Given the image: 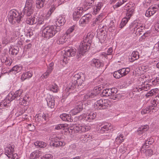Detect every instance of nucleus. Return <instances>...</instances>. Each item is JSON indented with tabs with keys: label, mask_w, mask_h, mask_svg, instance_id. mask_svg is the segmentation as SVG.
Returning <instances> with one entry per match:
<instances>
[{
	"label": "nucleus",
	"mask_w": 159,
	"mask_h": 159,
	"mask_svg": "<svg viewBox=\"0 0 159 159\" xmlns=\"http://www.w3.org/2000/svg\"><path fill=\"white\" fill-rule=\"evenodd\" d=\"M111 93V96L112 95L115 94L117 92V90L116 88H112L110 89Z\"/></svg>",
	"instance_id": "obj_59"
},
{
	"label": "nucleus",
	"mask_w": 159,
	"mask_h": 159,
	"mask_svg": "<svg viewBox=\"0 0 159 159\" xmlns=\"http://www.w3.org/2000/svg\"><path fill=\"white\" fill-rule=\"evenodd\" d=\"M43 152L39 150H36L32 152L30 155V159H36L38 158L40 156H42Z\"/></svg>",
	"instance_id": "obj_20"
},
{
	"label": "nucleus",
	"mask_w": 159,
	"mask_h": 159,
	"mask_svg": "<svg viewBox=\"0 0 159 159\" xmlns=\"http://www.w3.org/2000/svg\"><path fill=\"white\" fill-rule=\"evenodd\" d=\"M9 51L11 52V53L12 55H16L18 52V50L17 49L12 48L10 49Z\"/></svg>",
	"instance_id": "obj_57"
},
{
	"label": "nucleus",
	"mask_w": 159,
	"mask_h": 159,
	"mask_svg": "<svg viewBox=\"0 0 159 159\" xmlns=\"http://www.w3.org/2000/svg\"><path fill=\"white\" fill-rule=\"evenodd\" d=\"M22 69V66H20L16 65L14 66L9 71V72H12L13 73L16 74L20 72Z\"/></svg>",
	"instance_id": "obj_29"
},
{
	"label": "nucleus",
	"mask_w": 159,
	"mask_h": 159,
	"mask_svg": "<svg viewBox=\"0 0 159 159\" xmlns=\"http://www.w3.org/2000/svg\"><path fill=\"white\" fill-rule=\"evenodd\" d=\"M75 87V84H73L72 83H70L68 85L66 88V91L70 93L74 90Z\"/></svg>",
	"instance_id": "obj_36"
},
{
	"label": "nucleus",
	"mask_w": 159,
	"mask_h": 159,
	"mask_svg": "<svg viewBox=\"0 0 159 159\" xmlns=\"http://www.w3.org/2000/svg\"><path fill=\"white\" fill-rule=\"evenodd\" d=\"M103 6V4L102 2L95 3L93 9V14L96 15L99 13Z\"/></svg>",
	"instance_id": "obj_18"
},
{
	"label": "nucleus",
	"mask_w": 159,
	"mask_h": 159,
	"mask_svg": "<svg viewBox=\"0 0 159 159\" xmlns=\"http://www.w3.org/2000/svg\"><path fill=\"white\" fill-rule=\"evenodd\" d=\"M46 115L43 113H39L35 116V120L38 121L46 120L47 117H46Z\"/></svg>",
	"instance_id": "obj_27"
},
{
	"label": "nucleus",
	"mask_w": 159,
	"mask_h": 159,
	"mask_svg": "<svg viewBox=\"0 0 159 159\" xmlns=\"http://www.w3.org/2000/svg\"><path fill=\"white\" fill-rule=\"evenodd\" d=\"M145 153L146 156H151L153 154V151L152 149H148L146 150Z\"/></svg>",
	"instance_id": "obj_58"
},
{
	"label": "nucleus",
	"mask_w": 159,
	"mask_h": 159,
	"mask_svg": "<svg viewBox=\"0 0 159 159\" xmlns=\"http://www.w3.org/2000/svg\"><path fill=\"white\" fill-rule=\"evenodd\" d=\"M34 1L33 0H26L25 7L23 11V13L26 16H30L33 12Z\"/></svg>",
	"instance_id": "obj_6"
},
{
	"label": "nucleus",
	"mask_w": 159,
	"mask_h": 159,
	"mask_svg": "<svg viewBox=\"0 0 159 159\" xmlns=\"http://www.w3.org/2000/svg\"><path fill=\"white\" fill-rule=\"evenodd\" d=\"M46 0H36V7L38 9H40L43 7Z\"/></svg>",
	"instance_id": "obj_34"
},
{
	"label": "nucleus",
	"mask_w": 159,
	"mask_h": 159,
	"mask_svg": "<svg viewBox=\"0 0 159 159\" xmlns=\"http://www.w3.org/2000/svg\"><path fill=\"white\" fill-rule=\"evenodd\" d=\"M149 126L145 125L139 128L137 132V134L139 136H142V139H144L147 136L146 132L148 129Z\"/></svg>",
	"instance_id": "obj_11"
},
{
	"label": "nucleus",
	"mask_w": 159,
	"mask_h": 159,
	"mask_svg": "<svg viewBox=\"0 0 159 159\" xmlns=\"http://www.w3.org/2000/svg\"><path fill=\"white\" fill-rule=\"evenodd\" d=\"M154 108H152L151 106H149L148 107H147L146 108L142 110L141 111V113L142 115H144L146 114L149 113L151 111L152 109H153Z\"/></svg>",
	"instance_id": "obj_42"
},
{
	"label": "nucleus",
	"mask_w": 159,
	"mask_h": 159,
	"mask_svg": "<svg viewBox=\"0 0 159 159\" xmlns=\"http://www.w3.org/2000/svg\"><path fill=\"white\" fill-rule=\"evenodd\" d=\"M93 3H87L85 1L84 3V10L85 11L88 10L89 8H90L93 5Z\"/></svg>",
	"instance_id": "obj_50"
},
{
	"label": "nucleus",
	"mask_w": 159,
	"mask_h": 159,
	"mask_svg": "<svg viewBox=\"0 0 159 159\" xmlns=\"http://www.w3.org/2000/svg\"><path fill=\"white\" fill-rule=\"evenodd\" d=\"M91 17L92 16L90 14H88L84 15L80 20V25L82 26H84L91 20Z\"/></svg>",
	"instance_id": "obj_14"
},
{
	"label": "nucleus",
	"mask_w": 159,
	"mask_h": 159,
	"mask_svg": "<svg viewBox=\"0 0 159 159\" xmlns=\"http://www.w3.org/2000/svg\"><path fill=\"white\" fill-rule=\"evenodd\" d=\"M33 30L29 28L27 30L26 34V35L27 37H29L30 38L31 36L33 35Z\"/></svg>",
	"instance_id": "obj_52"
},
{
	"label": "nucleus",
	"mask_w": 159,
	"mask_h": 159,
	"mask_svg": "<svg viewBox=\"0 0 159 159\" xmlns=\"http://www.w3.org/2000/svg\"><path fill=\"white\" fill-rule=\"evenodd\" d=\"M64 54V58L74 56L76 50L72 48L67 47L65 48Z\"/></svg>",
	"instance_id": "obj_15"
},
{
	"label": "nucleus",
	"mask_w": 159,
	"mask_h": 159,
	"mask_svg": "<svg viewBox=\"0 0 159 159\" xmlns=\"http://www.w3.org/2000/svg\"><path fill=\"white\" fill-rule=\"evenodd\" d=\"M110 91V89H104L102 92L103 96L107 97L111 96Z\"/></svg>",
	"instance_id": "obj_45"
},
{
	"label": "nucleus",
	"mask_w": 159,
	"mask_h": 159,
	"mask_svg": "<svg viewBox=\"0 0 159 159\" xmlns=\"http://www.w3.org/2000/svg\"><path fill=\"white\" fill-rule=\"evenodd\" d=\"M33 74V72L31 71H28L26 73H23L21 75V79L23 81L27 79H29L32 76Z\"/></svg>",
	"instance_id": "obj_25"
},
{
	"label": "nucleus",
	"mask_w": 159,
	"mask_h": 159,
	"mask_svg": "<svg viewBox=\"0 0 159 159\" xmlns=\"http://www.w3.org/2000/svg\"><path fill=\"white\" fill-rule=\"evenodd\" d=\"M124 136L121 134H120L116 139L115 141L118 144H120L124 140Z\"/></svg>",
	"instance_id": "obj_43"
},
{
	"label": "nucleus",
	"mask_w": 159,
	"mask_h": 159,
	"mask_svg": "<svg viewBox=\"0 0 159 159\" xmlns=\"http://www.w3.org/2000/svg\"><path fill=\"white\" fill-rule=\"evenodd\" d=\"M122 77L125 76L130 71V69L129 68H123L119 70Z\"/></svg>",
	"instance_id": "obj_35"
},
{
	"label": "nucleus",
	"mask_w": 159,
	"mask_h": 159,
	"mask_svg": "<svg viewBox=\"0 0 159 159\" xmlns=\"http://www.w3.org/2000/svg\"><path fill=\"white\" fill-rule=\"evenodd\" d=\"M12 159H19L18 156L16 153L12 154L11 156Z\"/></svg>",
	"instance_id": "obj_64"
},
{
	"label": "nucleus",
	"mask_w": 159,
	"mask_h": 159,
	"mask_svg": "<svg viewBox=\"0 0 159 159\" xmlns=\"http://www.w3.org/2000/svg\"><path fill=\"white\" fill-rule=\"evenodd\" d=\"M23 91L21 89H19L15 92L14 93H9L7 99L10 101L13 100H19L23 97Z\"/></svg>",
	"instance_id": "obj_8"
},
{
	"label": "nucleus",
	"mask_w": 159,
	"mask_h": 159,
	"mask_svg": "<svg viewBox=\"0 0 159 159\" xmlns=\"http://www.w3.org/2000/svg\"><path fill=\"white\" fill-rule=\"evenodd\" d=\"M111 124L106 123L105 125L102 124L98 127V131L101 133H103L105 130H107L111 129Z\"/></svg>",
	"instance_id": "obj_19"
},
{
	"label": "nucleus",
	"mask_w": 159,
	"mask_h": 159,
	"mask_svg": "<svg viewBox=\"0 0 159 159\" xmlns=\"http://www.w3.org/2000/svg\"><path fill=\"white\" fill-rule=\"evenodd\" d=\"M15 146L14 145L9 144L5 148V153L9 158H11V156L13 154Z\"/></svg>",
	"instance_id": "obj_17"
},
{
	"label": "nucleus",
	"mask_w": 159,
	"mask_h": 159,
	"mask_svg": "<svg viewBox=\"0 0 159 159\" xmlns=\"http://www.w3.org/2000/svg\"><path fill=\"white\" fill-rule=\"evenodd\" d=\"M37 20H36L35 17H30L27 18L26 20V23L29 25H33L37 23Z\"/></svg>",
	"instance_id": "obj_33"
},
{
	"label": "nucleus",
	"mask_w": 159,
	"mask_h": 159,
	"mask_svg": "<svg viewBox=\"0 0 159 159\" xmlns=\"http://www.w3.org/2000/svg\"><path fill=\"white\" fill-rule=\"evenodd\" d=\"M114 77L116 79H119L122 77L120 73V72L119 70L117 71H116L113 73Z\"/></svg>",
	"instance_id": "obj_49"
},
{
	"label": "nucleus",
	"mask_w": 159,
	"mask_h": 159,
	"mask_svg": "<svg viewBox=\"0 0 159 159\" xmlns=\"http://www.w3.org/2000/svg\"><path fill=\"white\" fill-rule=\"evenodd\" d=\"M139 56V53L137 51H133L131 55V57L135 58V60L138 59Z\"/></svg>",
	"instance_id": "obj_46"
},
{
	"label": "nucleus",
	"mask_w": 159,
	"mask_h": 159,
	"mask_svg": "<svg viewBox=\"0 0 159 159\" xmlns=\"http://www.w3.org/2000/svg\"><path fill=\"white\" fill-rule=\"evenodd\" d=\"M153 142V140H152V139H149L146 140L145 144H144L141 148V151H143L144 150H144L145 149V148H148L149 145L152 144Z\"/></svg>",
	"instance_id": "obj_31"
},
{
	"label": "nucleus",
	"mask_w": 159,
	"mask_h": 159,
	"mask_svg": "<svg viewBox=\"0 0 159 159\" xmlns=\"http://www.w3.org/2000/svg\"><path fill=\"white\" fill-rule=\"evenodd\" d=\"M134 29V31H136L135 33L137 32H144L145 28L143 24L139 23H134L130 26V28Z\"/></svg>",
	"instance_id": "obj_12"
},
{
	"label": "nucleus",
	"mask_w": 159,
	"mask_h": 159,
	"mask_svg": "<svg viewBox=\"0 0 159 159\" xmlns=\"http://www.w3.org/2000/svg\"><path fill=\"white\" fill-rule=\"evenodd\" d=\"M48 89L50 91L53 93H57L58 90V86L55 83H53L49 85Z\"/></svg>",
	"instance_id": "obj_30"
},
{
	"label": "nucleus",
	"mask_w": 159,
	"mask_h": 159,
	"mask_svg": "<svg viewBox=\"0 0 159 159\" xmlns=\"http://www.w3.org/2000/svg\"><path fill=\"white\" fill-rule=\"evenodd\" d=\"M92 65L98 68L102 66L103 64L102 61L98 59H93L91 62Z\"/></svg>",
	"instance_id": "obj_23"
},
{
	"label": "nucleus",
	"mask_w": 159,
	"mask_h": 159,
	"mask_svg": "<svg viewBox=\"0 0 159 159\" xmlns=\"http://www.w3.org/2000/svg\"><path fill=\"white\" fill-rule=\"evenodd\" d=\"M150 85L145 82L144 84H142L141 86H139L138 89V91L139 92L142 90L144 91H148L150 89Z\"/></svg>",
	"instance_id": "obj_28"
},
{
	"label": "nucleus",
	"mask_w": 159,
	"mask_h": 159,
	"mask_svg": "<svg viewBox=\"0 0 159 159\" xmlns=\"http://www.w3.org/2000/svg\"><path fill=\"white\" fill-rule=\"evenodd\" d=\"M89 129V127L85 125H72L70 127V130H72V133H81L88 131Z\"/></svg>",
	"instance_id": "obj_4"
},
{
	"label": "nucleus",
	"mask_w": 159,
	"mask_h": 159,
	"mask_svg": "<svg viewBox=\"0 0 159 159\" xmlns=\"http://www.w3.org/2000/svg\"><path fill=\"white\" fill-rule=\"evenodd\" d=\"M53 156L51 154H46L39 159H52Z\"/></svg>",
	"instance_id": "obj_51"
},
{
	"label": "nucleus",
	"mask_w": 159,
	"mask_h": 159,
	"mask_svg": "<svg viewBox=\"0 0 159 159\" xmlns=\"http://www.w3.org/2000/svg\"><path fill=\"white\" fill-rule=\"evenodd\" d=\"M48 107L51 108H53L54 107L55 105V101L54 99L51 97V95L48 96L46 99Z\"/></svg>",
	"instance_id": "obj_26"
},
{
	"label": "nucleus",
	"mask_w": 159,
	"mask_h": 159,
	"mask_svg": "<svg viewBox=\"0 0 159 159\" xmlns=\"http://www.w3.org/2000/svg\"><path fill=\"white\" fill-rule=\"evenodd\" d=\"M110 98L111 99H113L114 100H117L119 99L120 97L117 95L115 94L111 95Z\"/></svg>",
	"instance_id": "obj_61"
},
{
	"label": "nucleus",
	"mask_w": 159,
	"mask_h": 159,
	"mask_svg": "<svg viewBox=\"0 0 159 159\" xmlns=\"http://www.w3.org/2000/svg\"><path fill=\"white\" fill-rule=\"evenodd\" d=\"M36 20H37V23L38 25L43 24L44 23L43 19L42 17H38V18H36Z\"/></svg>",
	"instance_id": "obj_48"
},
{
	"label": "nucleus",
	"mask_w": 159,
	"mask_h": 159,
	"mask_svg": "<svg viewBox=\"0 0 159 159\" xmlns=\"http://www.w3.org/2000/svg\"><path fill=\"white\" fill-rule=\"evenodd\" d=\"M110 103L109 100L100 99L94 103V107L95 110L104 109L110 106Z\"/></svg>",
	"instance_id": "obj_5"
},
{
	"label": "nucleus",
	"mask_w": 159,
	"mask_h": 159,
	"mask_svg": "<svg viewBox=\"0 0 159 159\" xmlns=\"http://www.w3.org/2000/svg\"><path fill=\"white\" fill-rule=\"evenodd\" d=\"M81 14L80 12L77 11H75L73 14V19L75 20H77L81 16Z\"/></svg>",
	"instance_id": "obj_41"
},
{
	"label": "nucleus",
	"mask_w": 159,
	"mask_h": 159,
	"mask_svg": "<svg viewBox=\"0 0 159 159\" xmlns=\"http://www.w3.org/2000/svg\"><path fill=\"white\" fill-rule=\"evenodd\" d=\"M60 118L63 121L68 122H71L73 119L71 118V115L66 113H63L60 116Z\"/></svg>",
	"instance_id": "obj_22"
},
{
	"label": "nucleus",
	"mask_w": 159,
	"mask_h": 159,
	"mask_svg": "<svg viewBox=\"0 0 159 159\" xmlns=\"http://www.w3.org/2000/svg\"><path fill=\"white\" fill-rule=\"evenodd\" d=\"M76 29L75 25H74L70 27L66 31V34L67 35L70 34L75 29Z\"/></svg>",
	"instance_id": "obj_47"
},
{
	"label": "nucleus",
	"mask_w": 159,
	"mask_h": 159,
	"mask_svg": "<svg viewBox=\"0 0 159 159\" xmlns=\"http://www.w3.org/2000/svg\"><path fill=\"white\" fill-rule=\"evenodd\" d=\"M94 90L91 93H88L84 96V98L87 99L89 98H91L96 96L99 93L100 91L101 90V87H96L94 88Z\"/></svg>",
	"instance_id": "obj_13"
},
{
	"label": "nucleus",
	"mask_w": 159,
	"mask_h": 159,
	"mask_svg": "<svg viewBox=\"0 0 159 159\" xmlns=\"http://www.w3.org/2000/svg\"><path fill=\"white\" fill-rule=\"evenodd\" d=\"M60 28L55 25H48L45 27L42 31V36L44 38L49 39L52 38L60 30Z\"/></svg>",
	"instance_id": "obj_2"
},
{
	"label": "nucleus",
	"mask_w": 159,
	"mask_h": 159,
	"mask_svg": "<svg viewBox=\"0 0 159 159\" xmlns=\"http://www.w3.org/2000/svg\"><path fill=\"white\" fill-rule=\"evenodd\" d=\"M96 116V114L95 112H92L90 113H87L85 116L84 115V117L86 120L90 122L95 119Z\"/></svg>",
	"instance_id": "obj_21"
},
{
	"label": "nucleus",
	"mask_w": 159,
	"mask_h": 159,
	"mask_svg": "<svg viewBox=\"0 0 159 159\" xmlns=\"http://www.w3.org/2000/svg\"><path fill=\"white\" fill-rule=\"evenodd\" d=\"M94 37L93 32L89 33L83 38L78 49V52L80 56L83 55L89 48V45L92 42V40Z\"/></svg>",
	"instance_id": "obj_1"
},
{
	"label": "nucleus",
	"mask_w": 159,
	"mask_h": 159,
	"mask_svg": "<svg viewBox=\"0 0 159 159\" xmlns=\"http://www.w3.org/2000/svg\"><path fill=\"white\" fill-rule=\"evenodd\" d=\"M23 98L20 99L19 103L24 106H27L29 104V98L27 97H23Z\"/></svg>",
	"instance_id": "obj_32"
},
{
	"label": "nucleus",
	"mask_w": 159,
	"mask_h": 159,
	"mask_svg": "<svg viewBox=\"0 0 159 159\" xmlns=\"http://www.w3.org/2000/svg\"><path fill=\"white\" fill-rule=\"evenodd\" d=\"M127 1V0H120L114 6V8H117L120 7L125 2Z\"/></svg>",
	"instance_id": "obj_44"
},
{
	"label": "nucleus",
	"mask_w": 159,
	"mask_h": 159,
	"mask_svg": "<svg viewBox=\"0 0 159 159\" xmlns=\"http://www.w3.org/2000/svg\"><path fill=\"white\" fill-rule=\"evenodd\" d=\"M152 84L154 85H156L157 84H159V77H156L152 81Z\"/></svg>",
	"instance_id": "obj_60"
},
{
	"label": "nucleus",
	"mask_w": 159,
	"mask_h": 159,
	"mask_svg": "<svg viewBox=\"0 0 159 159\" xmlns=\"http://www.w3.org/2000/svg\"><path fill=\"white\" fill-rule=\"evenodd\" d=\"M83 106L82 103L81 102H79L77 103L75 108L70 111V114L75 115L80 112L83 109Z\"/></svg>",
	"instance_id": "obj_16"
},
{
	"label": "nucleus",
	"mask_w": 159,
	"mask_h": 159,
	"mask_svg": "<svg viewBox=\"0 0 159 159\" xmlns=\"http://www.w3.org/2000/svg\"><path fill=\"white\" fill-rule=\"evenodd\" d=\"M65 127V126L64 124H59L56 126L55 129L57 130H59L61 129H64Z\"/></svg>",
	"instance_id": "obj_55"
},
{
	"label": "nucleus",
	"mask_w": 159,
	"mask_h": 159,
	"mask_svg": "<svg viewBox=\"0 0 159 159\" xmlns=\"http://www.w3.org/2000/svg\"><path fill=\"white\" fill-rule=\"evenodd\" d=\"M23 15L20 14L15 9L11 10L8 15V20L10 23L12 24L17 23H19L21 21Z\"/></svg>",
	"instance_id": "obj_3"
},
{
	"label": "nucleus",
	"mask_w": 159,
	"mask_h": 159,
	"mask_svg": "<svg viewBox=\"0 0 159 159\" xmlns=\"http://www.w3.org/2000/svg\"><path fill=\"white\" fill-rule=\"evenodd\" d=\"M12 37L10 38L9 36H6L3 38L2 39V43L3 44L6 45L10 43L11 41Z\"/></svg>",
	"instance_id": "obj_38"
},
{
	"label": "nucleus",
	"mask_w": 159,
	"mask_h": 159,
	"mask_svg": "<svg viewBox=\"0 0 159 159\" xmlns=\"http://www.w3.org/2000/svg\"><path fill=\"white\" fill-rule=\"evenodd\" d=\"M34 144L37 148H44L46 146V144L43 142L37 141L34 143Z\"/></svg>",
	"instance_id": "obj_37"
},
{
	"label": "nucleus",
	"mask_w": 159,
	"mask_h": 159,
	"mask_svg": "<svg viewBox=\"0 0 159 159\" xmlns=\"http://www.w3.org/2000/svg\"><path fill=\"white\" fill-rule=\"evenodd\" d=\"M66 20L64 17L60 16L55 21V23L57 27H59L62 26L65 23Z\"/></svg>",
	"instance_id": "obj_24"
},
{
	"label": "nucleus",
	"mask_w": 159,
	"mask_h": 159,
	"mask_svg": "<svg viewBox=\"0 0 159 159\" xmlns=\"http://www.w3.org/2000/svg\"><path fill=\"white\" fill-rule=\"evenodd\" d=\"M74 84H77L80 88H82L84 85V82L85 80V75L80 73L75 75L74 76Z\"/></svg>",
	"instance_id": "obj_7"
},
{
	"label": "nucleus",
	"mask_w": 159,
	"mask_h": 159,
	"mask_svg": "<svg viewBox=\"0 0 159 159\" xmlns=\"http://www.w3.org/2000/svg\"><path fill=\"white\" fill-rule=\"evenodd\" d=\"M66 41V36H63L60 37L58 38L57 39V42L58 44H62Z\"/></svg>",
	"instance_id": "obj_40"
},
{
	"label": "nucleus",
	"mask_w": 159,
	"mask_h": 159,
	"mask_svg": "<svg viewBox=\"0 0 159 159\" xmlns=\"http://www.w3.org/2000/svg\"><path fill=\"white\" fill-rule=\"evenodd\" d=\"M54 63L53 62H51L48 65V67L47 70L49 72L50 71L52 72L53 69Z\"/></svg>",
	"instance_id": "obj_54"
},
{
	"label": "nucleus",
	"mask_w": 159,
	"mask_h": 159,
	"mask_svg": "<svg viewBox=\"0 0 159 159\" xmlns=\"http://www.w3.org/2000/svg\"><path fill=\"white\" fill-rule=\"evenodd\" d=\"M76 148V146L75 144H72L70 146L69 150L71 152V150H75Z\"/></svg>",
	"instance_id": "obj_63"
},
{
	"label": "nucleus",
	"mask_w": 159,
	"mask_h": 159,
	"mask_svg": "<svg viewBox=\"0 0 159 159\" xmlns=\"http://www.w3.org/2000/svg\"><path fill=\"white\" fill-rule=\"evenodd\" d=\"M155 92V90L154 89H151L149 92L146 94V96L147 97L152 96L154 94Z\"/></svg>",
	"instance_id": "obj_53"
},
{
	"label": "nucleus",
	"mask_w": 159,
	"mask_h": 159,
	"mask_svg": "<svg viewBox=\"0 0 159 159\" xmlns=\"http://www.w3.org/2000/svg\"><path fill=\"white\" fill-rule=\"evenodd\" d=\"M159 8V3L154 4L153 6L150 7L146 10L145 15L148 17H150L154 15Z\"/></svg>",
	"instance_id": "obj_10"
},
{
	"label": "nucleus",
	"mask_w": 159,
	"mask_h": 159,
	"mask_svg": "<svg viewBox=\"0 0 159 159\" xmlns=\"http://www.w3.org/2000/svg\"><path fill=\"white\" fill-rule=\"evenodd\" d=\"M50 71H48V70H47V71L45 72L43 75L41 76V77L42 79L43 78H46L48 76L49 74L51 73Z\"/></svg>",
	"instance_id": "obj_56"
},
{
	"label": "nucleus",
	"mask_w": 159,
	"mask_h": 159,
	"mask_svg": "<svg viewBox=\"0 0 159 159\" xmlns=\"http://www.w3.org/2000/svg\"><path fill=\"white\" fill-rule=\"evenodd\" d=\"M1 60V61L3 63H5L7 65L10 66L11 64V61L6 57L2 58Z\"/></svg>",
	"instance_id": "obj_39"
},
{
	"label": "nucleus",
	"mask_w": 159,
	"mask_h": 159,
	"mask_svg": "<svg viewBox=\"0 0 159 159\" xmlns=\"http://www.w3.org/2000/svg\"><path fill=\"white\" fill-rule=\"evenodd\" d=\"M100 21L98 20L97 19H95L93 22L92 25L93 26H94L96 25H98Z\"/></svg>",
	"instance_id": "obj_62"
},
{
	"label": "nucleus",
	"mask_w": 159,
	"mask_h": 159,
	"mask_svg": "<svg viewBox=\"0 0 159 159\" xmlns=\"http://www.w3.org/2000/svg\"><path fill=\"white\" fill-rule=\"evenodd\" d=\"M50 145L51 146L57 147L59 146H63L65 145V143L63 141H60V139L57 137L54 138H50Z\"/></svg>",
	"instance_id": "obj_9"
}]
</instances>
